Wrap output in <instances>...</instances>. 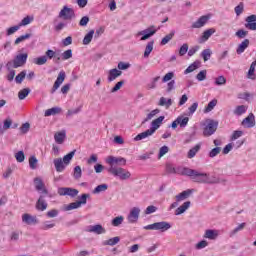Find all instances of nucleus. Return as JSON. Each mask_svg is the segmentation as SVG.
Listing matches in <instances>:
<instances>
[{
    "label": "nucleus",
    "instance_id": "37",
    "mask_svg": "<svg viewBox=\"0 0 256 256\" xmlns=\"http://www.w3.org/2000/svg\"><path fill=\"white\" fill-rule=\"evenodd\" d=\"M153 45H155V41H153V40L147 43L145 51H144L145 59H147V57H149V55H151V52L153 51Z\"/></svg>",
    "mask_w": 256,
    "mask_h": 256
},
{
    "label": "nucleus",
    "instance_id": "54",
    "mask_svg": "<svg viewBox=\"0 0 256 256\" xmlns=\"http://www.w3.org/2000/svg\"><path fill=\"white\" fill-rule=\"evenodd\" d=\"M82 175H83V171L81 170V166L74 167V174H73L74 179H81Z\"/></svg>",
    "mask_w": 256,
    "mask_h": 256
},
{
    "label": "nucleus",
    "instance_id": "53",
    "mask_svg": "<svg viewBox=\"0 0 256 256\" xmlns=\"http://www.w3.org/2000/svg\"><path fill=\"white\" fill-rule=\"evenodd\" d=\"M37 163H39V160H37V157L31 156L29 158V167H30V169H37Z\"/></svg>",
    "mask_w": 256,
    "mask_h": 256
},
{
    "label": "nucleus",
    "instance_id": "62",
    "mask_svg": "<svg viewBox=\"0 0 256 256\" xmlns=\"http://www.w3.org/2000/svg\"><path fill=\"white\" fill-rule=\"evenodd\" d=\"M244 7H245V5L243 4V2H240L239 5H237L234 8V11H235L237 17H239V15H241L243 13Z\"/></svg>",
    "mask_w": 256,
    "mask_h": 256
},
{
    "label": "nucleus",
    "instance_id": "41",
    "mask_svg": "<svg viewBox=\"0 0 256 256\" xmlns=\"http://www.w3.org/2000/svg\"><path fill=\"white\" fill-rule=\"evenodd\" d=\"M175 37V31H171L169 34H167L164 38H162L160 45H167L171 39Z\"/></svg>",
    "mask_w": 256,
    "mask_h": 256
},
{
    "label": "nucleus",
    "instance_id": "43",
    "mask_svg": "<svg viewBox=\"0 0 256 256\" xmlns=\"http://www.w3.org/2000/svg\"><path fill=\"white\" fill-rule=\"evenodd\" d=\"M79 207H81V204L78 201L72 202L64 207V211H73V209H79Z\"/></svg>",
    "mask_w": 256,
    "mask_h": 256
},
{
    "label": "nucleus",
    "instance_id": "3",
    "mask_svg": "<svg viewBox=\"0 0 256 256\" xmlns=\"http://www.w3.org/2000/svg\"><path fill=\"white\" fill-rule=\"evenodd\" d=\"M27 57H29L27 53L16 55L13 60L6 63V69H19V67H23L27 63Z\"/></svg>",
    "mask_w": 256,
    "mask_h": 256
},
{
    "label": "nucleus",
    "instance_id": "60",
    "mask_svg": "<svg viewBox=\"0 0 256 256\" xmlns=\"http://www.w3.org/2000/svg\"><path fill=\"white\" fill-rule=\"evenodd\" d=\"M187 51H189V44L184 43L180 49H179V55L180 57H183L184 55H187Z\"/></svg>",
    "mask_w": 256,
    "mask_h": 256
},
{
    "label": "nucleus",
    "instance_id": "23",
    "mask_svg": "<svg viewBox=\"0 0 256 256\" xmlns=\"http://www.w3.org/2000/svg\"><path fill=\"white\" fill-rule=\"evenodd\" d=\"M89 233H96L97 235H102V233H106L105 228L102 225L96 224L94 226H89L88 229Z\"/></svg>",
    "mask_w": 256,
    "mask_h": 256
},
{
    "label": "nucleus",
    "instance_id": "52",
    "mask_svg": "<svg viewBox=\"0 0 256 256\" xmlns=\"http://www.w3.org/2000/svg\"><path fill=\"white\" fill-rule=\"evenodd\" d=\"M15 159L18 163H23V161H25V152H23V150L18 151L15 154Z\"/></svg>",
    "mask_w": 256,
    "mask_h": 256
},
{
    "label": "nucleus",
    "instance_id": "17",
    "mask_svg": "<svg viewBox=\"0 0 256 256\" xmlns=\"http://www.w3.org/2000/svg\"><path fill=\"white\" fill-rule=\"evenodd\" d=\"M22 221L23 223H26V225H37V223H39L37 216H31L30 214H24L22 216Z\"/></svg>",
    "mask_w": 256,
    "mask_h": 256
},
{
    "label": "nucleus",
    "instance_id": "8",
    "mask_svg": "<svg viewBox=\"0 0 256 256\" xmlns=\"http://www.w3.org/2000/svg\"><path fill=\"white\" fill-rule=\"evenodd\" d=\"M155 33H157V29H155V26H150L140 32L137 33L138 37L140 38V41H147V39H151V37H153V35H155Z\"/></svg>",
    "mask_w": 256,
    "mask_h": 256
},
{
    "label": "nucleus",
    "instance_id": "33",
    "mask_svg": "<svg viewBox=\"0 0 256 256\" xmlns=\"http://www.w3.org/2000/svg\"><path fill=\"white\" fill-rule=\"evenodd\" d=\"M95 35V30H90L83 39V45H89L93 41V36Z\"/></svg>",
    "mask_w": 256,
    "mask_h": 256
},
{
    "label": "nucleus",
    "instance_id": "58",
    "mask_svg": "<svg viewBox=\"0 0 256 256\" xmlns=\"http://www.w3.org/2000/svg\"><path fill=\"white\" fill-rule=\"evenodd\" d=\"M197 81H205L207 79V70H201L197 75H196Z\"/></svg>",
    "mask_w": 256,
    "mask_h": 256
},
{
    "label": "nucleus",
    "instance_id": "26",
    "mask_svg": "<svg viewBox=\"0 0 256 256\" xmlns=\"http://www.w3.org/2000/svg\"><path fill=\"white\" fill-rule=\"evenodd\" d=\"M247 123V127L251 129L255 125V115L253 113H250L243 121L242 125H245Z\"/></svg>",
    "mask_w": 256,
    "mask_h": 256
},
{
    "label": "nucleus",
    "instance_id": "48",
    "mask_svg": "<svg viewBox=\"0 0 256 256\" xmlns=\"http://www.w3.org/2000/svg\"><path fill=\"white\" fill-rule=\"evenodd\" d=\"M196 69H199V62H194L184 71L185 75L193 73Z\"/></svg>",
    "mask_w": 256,
    "mask_h": 256
},
{
    "label": "nucleus",
    "instance_id": "61",
    "mask_svg": "<svg viewBox=\"0 0 256 256\" xmlns=\"http://www.w3.org/2000/svg\"><path fill=\"white\" fill-rule=\"evenodd\" d=\"M46 59H56L57 57V52L56 51H53L51 49H48L46 52H45V55Z\"/></svg>",
    "mask_w": 256,
    "mask_h": 256
},
{
    "label": "nucleus",
    "instance_id": "20",
    "mask_svg": "<svg viewBox=\"0 0 256 256\" xmlns=\"http://www.w3.org/2000/svg\"><path fill=\"white\" fill-rule=\"evenodd\" d=\"M163 121H165V116H160V117L154 119L151 122L150 130H152L155 133V131L161 127V124L163 123Z\"/></svg>",
    "mask_w": 256,
    "mask_h": 256
},
{
    "label": "nucleus",
    "instance_id": "32",
    "mask_svg": "<svg viewBox=\"0 0 256 256\" xmlns=\"http://www.w3.org/2000/svg\"><path fill=\"white\" fill-rule=\"evenodd\" d=\"M61 113L60 107H53L50 109H47L44 113L45 117H51V115H59Z\"/></svg>",
    "mask_w": 256,
    "mask_h": 256
},
{
    "label": "nucleus",
    "instance_id": "45",
    "mask_svg": "<svg viewBox=\"0 0 256 256\" xmlns=\"http://www.w3.org/2000/svg\"><path fill=\"white\" fill-rule=\"evenodd\" d=\"M25 77H27V71H21L16 77H15V81L18 85H21V83H23V80L25 79Z\"/></svg>",
    "mask_w": 256,
    "mask_h": 256
},
{
    "label": "nucleus",
    "instance_id": "27",
    "mask_svg": "<svg viewBox=\"0 0 256 256\" xmlns=\"http://www.w3.org/2000/svg\"><path fill=\"white\" fill-rule=\"evenodd\" d=\"M191 207V201L184 202L180 207H178L175 211V215H183L187 209Z\"/></svg>",
    "mask_w": 256,
    "mask_h": 256
},
{
    "label": "nucleus",
    "instance_id": "39",
    "mask_svg": "<svg viewBox=\"0 0 256 256\" xmlns=\"http://www.w3.org/2000/svg\"><path fill=\"white\" fill-rule=\"evenodd\" d=\"M159 113H161V110H159V109H154V110H152V111L146 116V118L142 121V124L147 123V121H151V119L154 118L155 115H159Z\"/></svg>",
    "mask_w": 256,
    "mask_h": 256
},
{
    "label": "nucleus",
    "instance_id": "14",
    "mask_svg": "<svg viewBox=\"0 0 256 256\" xmlns=\"http://www.w3.org/2000/svg\"><path fill=\"white\" fill-rule=\"evenodd\" d=\"M106 163L110 165V167H114V165H117L119 163H122V165H126L127 160L123 157H115V156H109L106 160Z\"/></svg>",
    "mask_w": 256,
    "mask_h": 256
},
{
    "label": "nucleus",
    "instance_id": "50",
    "mask_svg": "<svg viewBox=\"0 0 256 256\" xmlns=\"http://www.w3.org/2000/svg\"><path fill=\"white\" fill-rule=\"evenodd\" d=\"M32 21H33V17L26 16L21 20V22L18 25H19V27H25V26L29 25Z\"/></svg>",
    "mask_w": 256,
    "mask_h": 256
},
{
    "label": "nucleus",
    "instance_id": "18",
    "mask_svg": "<svg viewBox=\"0 0 256 256\" xmlns=\"http://www.w3.org/2000/svg\"><path fill=\"white\" fill-rule=\"evenodd\" d=\"M53 163L57 173H63L65 171L67 164L63 162V158H56L53 160Z\"/></svg>",
    "mask_w": 256,
    "mask_h": 256
},
{
    "label": "nucleus",
    "instance_id": "64",
    "mask_svg": "<svg viewBox=\"0 0 256 256\" xmlns=\"http://www.w3.org/2000/svg\"><path fill=\"white\" fill-rule=\"evenodd\" d=\"M53 227H55V223L49 221H45L42 225L43 231H48V229H53Z\"/></svg>",
    "mask_w": 256,
    "mask_h": 256
},
{
    "label": "nucleus",
    "instance_id": "5",
    "mask_svg": "<svg viewBox=\"0 0 256 256\" xmlns=\"http://www.w3.org/2000/svg\"><path fill=\"white\" fill-rule=\"evenodd\" d=\"M219 127V121L213 119H206V126L203 130L204 137H211L217 131Z\"/></svg>",
    "mask_w": 256,
    "mask_h": 256
},
{
    "label": "nucleus",
    "instance_id": "16",
    "mask_svg": "<svg viewBox=\"0 0 256 256\" xmlns=\"http://www.w3.org/2000/svg\"><path fill=\"white\" fill-rule=\"evenodd\" d=\"M123 75V72L117 68H113L109 70L108 72V83H111L117 79V77H121Z\"/></svg>",
    "mask_w": 256,
    "mask_h": 256
},
{
    "label": "nucleus",
    "instance_id": "34",
    "mask_svg": "<svg viewBox=\"0 0 256 256\" xmlns=\"http://www.w3.org/2000/svg\"><path fill=\"white\" fill-rule=\"evenodd\" d=\"M65 137H66V133L65 131H61V132H57L55 135H54V139L55 141L61 145V143H63L65 141Z\"/></svg>",
    "mask_w": 256,
    "mask_h": 256
},
{
    "label": "nucleus",
    "instance_id": "10",
    "mask_svg": "<svg viewBox=\"0 0 256 256\" xmlns=\"http://www.w3.org/2000/svg\"><path fill=\"white\" fill-rule=\"evenodd\" d=\"M65 77H67V75L65 74V71H60L58 74V77L56 79V81L54 82V85L50 91V93L53 95V93H55V91H57V89H59V87H61V85H63V82L65 81Z\"/></svg>",
    "mask_w": 256,
    "mask_h": 256
},
{
    "label": "nucleus",
    "instance_id": "24",
    "mask_svg": "<svg viewBox=\"0 0 256 256\" xmlns=\"http://www.w3.org/2000/svg\"><path fill=\"white\" fill-rule=\"evenodd\" d=\"M217 237H219V232H217V230L208 229L205 231L204 239H210V241H215Z\"/></svg>",
    "mask_w": 256,
    "mask_h": 256
},
{
    "label": "nucleus",
    "instance_id": "15",
    "mask_svg": "<svg viewBox=\"0 0 256 256\" xmlns=\"http://www.w3.org/2000/svg\"><path fill=\"white\" fill-rule=\"evenodd\" d=\"M48 207L47 201H45V195H40L36 204L35 208L37 211H46Z\"/></svg>",
    "mask_w": 256,
    "mask_h": 256
},
{
    "label": "nucleus",
    "instance_id": "44",
    "mask_svg": "<svg viewBox=\"0 0 256 256\" xmlns=\"http://www.w3.org/2000/svg\"><path fill=\"white\" fill-rule=\"evenodd\" d=\"M124 217L123 216H117L115 217L114 219H112L111 221V225L113 227H119V225H122L123 224V221H124Z\"/></svg>",
    "mask_w": 256,
    "mask_h": 256
},
{
    "label": "nucleus",
    "instance_id": "28",
    "mask_svg": "<svg viewBox=\"0 0 256 256\" xmlns=\"http://www.w3.org/2000/svg\"><path fill=\"white\" fill-rule=\"evenodd\" d=\"M158 105L160 107H166V109H169V107H171V105H173V100L171 98L167 99L165 97H161Z\"/></svg>",
    "mask_w": 256,
    "mask_h": 256
},
{
    "label": "nucleus",
    "instance_id": "22",
    "mask_svg": "<svg viewBox=\"0 0 256 256\" xmlns=\"http://www.w3.org/2000/svg\"><path fill=\"white\" fill-rule=\"evenodd\" d=\"M13 125V120L11 118H6L4 124L0 123V135H3L7 129H11Z\"/></svg>",
    "mask_w": 256,
    "mask_h": 256
},
{
    "label": "nucleus",
    "instance_id": "4",
    "mask_svg": "<svg viewBox=\"0 0 256 256\" xmlns=\"http://www.w3.org/2000/svg\"><path fill=\"white\" fill-rule=\"evenodd\" d=\"M143 229H145V231H160L161 233H165V231L171 229V223L167 221L155 222L144 226Z\"/></svg>",
    "mask_w": 256,
    "mask_h": 256
},
{
    "label": "nucleus",
    "instance_id": "55",
    "mask_svg": "<svg viewBox=\"0 0 256 256\" xmlns=\"http://www.w3.org/2000/svg\"><path fill=\"white\" fill-rule=\"evenodd\" d=\"M247 35H249V31L243 29H239L235 33V36L238 37V39H245Z\"/></svg>",
    "mask_w": 256,
    "mask_h": 256
},
{
    "label": "nucleus",
    "instance_id": "30",
    "mask_svg": "<svg viewBox=\"0 0 256 256\" xmlns=\"http://www.w3.org/2000/svg\"><path fill=\"white\" fill-rule=\"evenodd\" d=\"M200 150H201V144H196L193 148H191L188 151V155H187L188 159H193V157H195Z\"/></svg>",
    "mask_w": 256,
    "mask_h": 256
},
{
    "label": "nucleus",
    "instance_id": "1",
    "mask_svg": "<svg viewBox=\"0 0 256 256\" xmlns=\"http://www.w3.org/2000/svg\"><path fill=\"white\" fill-rule=\"evenodd\" d=\"M179 173L186 177H190L194 183H207V173H201L188 167H184Z\"/></svg>",
    "mask_w": 256,
    "mask_h": 256
},
{
    "label": "nucleus",
    "instance_id": "56",
    "mask_svg": "<svg viewBox=\"0 0 256 256\" xmlns=\"http://www.w3.org/2000/svg\"><path fill=\"white\" fill-rule=\"evenodd\" d=\"M35 65H45L47 63V56L43 55L34 59Z\"/></svg>",
    "mask_w": 256,
    "mask_h": 256
},
{
    "label": "nucleus",
    "instance_id": "7",
    "mask_svg": "<svg viewBox=\"0 0 256 256\" xmlns=\"http://www.w3.org/2000/svg\"><path fill=\"white\" fill-rule=\"evenodd\" d=\"M58 17L60 19H64V21H71V19H75V10H73V8H69L68 6H64L59 12Z\"/></svg>",
    "mask_w": 256,
    "mask_h": 256
},
{
    "label": "nucleus",
    "instance_id": "9",
    "mask_svg": "<svg viewBox=\"0 0 256 256\" xmlns=\"http://www.w3.org/2000/svg\"><path fill=\"white\" fill-rule=\"evenodd\" d=\"M58 195H60V197L68 196L73 198L79 195V190L71 187H61L58 188Z\"/></svg>",
    "mask_w": 256,
    "mask_h": 256
},
{
    "label": "nucleus",
    "instance_id": "12",
    "mask_svg": "<svg viewBox=\"0 0 256 256\" xmlns=\"http://www.w3.org/2000/svg\"><path fill=\"white\" fill-rule=\"evenodd\" d=\"M211 19L209 15L201 16L196 22H194L191 26L192 29H201V27H205L207 25V21Z\"/></svg>",
    "mask_w": 256,
    "mask_h": 256
},
{
    "label": "nucleus",
    "instance_id": "46",
    "mask_svg": "<svg viewBox=\"0 0 256 256\" xmlns=\"http://www.w3.org/2000/svg\"><path fill=\"white\" fill-rule=\"evenodd\" d=\"M107 189H109V186H108L107 184H100V185H98V186L93 190V193H94V194L103 193V192L107 191Z\"/></svg>",
    "mask_w": 256,
    "mask_h": 256
},
{
    "label": "nucleus",
    "instance_id": "59",
    "mask_svg": "<svg viewBox=\"0 0 256 256\" xmlns=\"http://www.w3.org/2000/svg\"><path fill=\"white\" fill-rule=\"evenodd\" d=\"M30 37H31V34H29V33H26V34H24V35H22V36H19V37L15 40L14 44H15V45H19V43H23V41H25V39H30Z\"/></svg>",
    "mask_w": 256,
    "mask_h": 256
},
{
    "label": "nucleus",
    "instance_id": "19",
    "mask_svg": "<svg viewBox=\"0 0 256 256\" xmlns=\"http://www.w3.org/2000/svg\"><path fill=\"white\" fill-rule=\"evenodd\" d=\"M213 33H215L214 28H210L204 31L202 36L198 39V43L201 44V43H205L206 41H209V38L211 37V35H213Z\"/></svg>",
    "mask_w": 256,
    "mask_h": 256
},
{
    "label": "nucleus",
    "instance_id": "57",
    "mask_svg": "<svg viewBox=\"0 0 256 256\" xmlns=\"http://www.w3.org/2000/svg\"><path fill=\"white\" fill-rule=\"evenodd\" d=\"M219 153H221V147H215L209 152L208 157L213 159L214 157H217Z\"/></svg>",
    "mask_w": 256,
    "mask_h": 256
},
{
    "label": "nucleus",
    "instance_id": "49",
    "mask_svg": "<svg viewBox=\"0 0 256 256\" xmlns=\"http://www.w3.org/2000/svg\"><path fill=\"white\" fill-rule=\"evenodd\" d=\"M81 109H83V106H79L76 109H70L66 113V117H73V115H78V113H81Z\"/></svg>",
    "mask_w": 256,
    "mask_h": 256
},
{
    "label": "nucleus",
    "instance_id": "51",
    "mask_svg": "<svg viewBox=\"0 0 256 256\" xmlns=\"http://www.w3.org/2000/svg\"><path fill=\"white\" fill-rule=\"evenodd\" d=\"M206 183L216 184V183H221V180L215 176H209L206 174Z\"/></svg>",
    "mask_w": 256,
    "mask_h": 256
},
{
    "label": "nucleus",
    "instance_id": "40",
    "mask_svg": "<svg viewBox=\"0 0 256 256\" xmlns=\"http://www.w3.org/2000/svg\"><path fill=\"white\" fill-rule=\"evenodd\" d=\"M211 55H213V51H211V49H204L202 52H201V57L202 59L207 62L209 61V59H211Z\"/></svg>",
    "mask_w": 256,
    "mask_h": 256
},
{
    "label": "nucleus",
    "instance_id": "6",
    "mask_svg": "<svg viewBox=\"0 0 256 256\" xmlns=\"http://www.w3.org/2000/svg\"><path fill=\"white\" fill-rule=\"evenodd\" d=\"M193 193H195L194 189H187L181 192L180 194L176 195L175 196L176 201L170 205V209H175L176 207H179V202L185 201V199H189V197H191Z\"/></svg>",
    "mask_w": 256,
    "mask_h": 256
},
{
    "label": "nucleus",
    "instance_id": "36",
    "mask_svg": "<svg viewBox=\"0 0 256 256\" xmlns=\"http://www.w3.org/2000/svg\"><path fill=\"white\" fill-rule=\"evenodd\" d=\"M29 93H31L30 88H23L18 92V98L20 101H23V99L27 98L29 96Z\"/></svg>",
    "mask_w": 256,
    "mask_h": 256
},
{
    "label": "nucleus",
    "instance_id": "63",
    "mask_svg": "<svg viewBox=\"0 0 256 256\" xmlns=\"http://www.w3.org/2000/svg\"><path fill=\"white\" fill-rule=\"evenodd\" d=\"M214 83L218 86L225 85L227 83V79L225 78V76H219L215 79Z\"/></svg>",
    "mask_w": 256,
    "mask_h": 256
},
{
    "label": "nucleus",
    "instance_id": "13",
    "mask_svg": "<svg viewBox=\"0 0 256 256\" xmlns=\"http://www.w3.org/2000/svg\"><path fill=\"white\" fill-rule=\"evenodd\" d=\"M34 185L36 191H41L42 195H49V190H47L41 178H34Z\"/></svg>",
    "mask_w": 256,
    "mask_h": 256
},
{
    "label": "nucleus",
    "instance_id": "29",
    "mask_svg": "<svg viewBox=\"0 0 256 256\" xmlns=\"http://www.w3.org/2000/svg\"><path fill=\"white\" fill-rule=\"evenodd\" d=\"M183 168H177L175 169V167H173L171 164H166V173H168L169 175H181V171Z\"/></svg>",
    "mask_w": 256,
    "mask_h": 256
},
{
    "label": "nucleus",
    "instance_id": "21",
    "mask_svg": "<svg viewBox=\"0 0 256 256\" xmlns=\"http://www.w3.org/2000/svg\"><path fill=\"white\" fill-rule=\"evenodd\" d=\"M249 39H244L237 47L236 53L237 55H241L242 53H245V50L249 47L250 45Z\"/></svg>",
    "mask_w": 256,
    "mask_h": 256
},
{
    "label": "nucleus",
    "instance_id": "25",
    "mask_svg": "<svg viewBox=\"0 0 256 256\" xmlns=\"http://www.w3.org/2000/svg\"><path fill=\"white\" fill-rule=\"evenodd\" d=\"M155 132H153L150 129L138 134L135 138H134V141H143V139H147V137H151V135H153Z\"/></svg>",
    "mask_w": 256,
    "mask_h": 256
},
{
    "label": "nucleus",
    "instance_id": "47",
    "mask_svg": "<svg viewBox=\"0 0 256 256\" xmlns=\"http://www.w3.org/2000/svg\"><path fill=\"white\" fill-rule=\"evenodd\" d=\"M247 112V107L245 105L237 106L234 110V115L241 116L243 113Z\"/></svg>",
    "mask_w": 256,
    "mask_h": 256
},
{
    "label": "nucleus",
    "instance_id": "42",
    "mask_svg": "<svg viewBox=\"0 0 256 256\" xmlns=\"http://www.w3.org/2000/svg\"><path fill=\"white\" fill-rule=\"evenodd\" d=\"M217 106V99H213L211 100L207 107L204 109V113H210V111H213V109H215V107Z\"/></svg>",
    "mask_w": 256,
    "mask_h": 256
},
{
    "label": "nucleus",
    "instance_id": "2",
    "mask_svg": "<svg viewBox=\"0 0 256 256\" xmlns=\"http://www.w3.org/2000/svg\"><path fill=\"white\" fill-rule=\"evenodd\" d=\"M107 171L114 177H118L120 181H127V179H131V172L122 167L110 166Z\"/></svg>",
    "mask_w": 256,
    "mask_h": 256
},
{
    "label": "nucleus",
    "instance_id": "11",
    "mask_svg": "<svg viewBox=\"0 0 256 256\" xmlns=\"http://www.w3.org/2000/svg\"><path fill=\"white\" fill-rule=\"evenodd\" d=\"M140 213L141 209L139 207H133L127 216L128 223H137Z\"/></svg>",
    "mask_w": 256,
    "mask_h": 256
},
{
    "label": "nucleus",
    "instance_id": "31",
    "mask_svg": "<svg viewBox=\"0 0 256 256\" xmlns=\"http://www.w3.org/2000/svg\"><path fill=\"white\" fill-rule=\"evenodd\" d=\"M75 153H77L76 149L72 150L70 153L66 154L63 157L62 161L64 165H69V163H71V160L73 159V157H75Z\"/></svg>",
    "mask_w": 256,
    "mask_h": 256
},
{
    "label": "nucleus",
    "instance_id": "35",
    "mask_svg": "<svg viewBox=\"0 0 256 256\" xmlns=\"http://www.w3.org/2000/svg\"><path fill=\"white\" fill-rule=\"evenodd\" d=\"M120 241H121V238L119 236H116L104 241L103 245H109L110 247H113L117 245V243H119Z\"/></svg>",
    "mask_w": 256,
    "mask_h": 256
},
{
    "label": "nucleus",
    "instance_id": "38",
    "mask_svg": "<svg viewBox=\"0 0 256 256\" xmlns=\"http://www.w3.org/2000/svg\"><path fill=\"white\" fill-rule=\"evenodd\" d=\"M178 125L183 129L187 127L189 124V117H183V116H178L177 118Z\"/></svg>",
    "mask_w": 256,
    "mask_h": 256
}]
</instances>
